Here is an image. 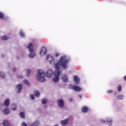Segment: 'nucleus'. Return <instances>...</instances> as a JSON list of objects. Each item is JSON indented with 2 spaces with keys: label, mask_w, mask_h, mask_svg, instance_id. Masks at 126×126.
Instances as JSON below:
<instances>
[{
  "label": "nucleus",
  "mask_w": 126,
  "mask_h": 126,
  "mask_svg": "<svg viewBox=\"0 0 126 126\" xmlns=\"http://www.w3.org/2000/svg\"><path fill=\"white\" fill-rule=\"evenodd\" d=\"M70 62V59H66V56L64 55L60 57V60L55 65L56 71H54L55 77L53 79H60V76L61 75V71L59 70L61 68L60 66L63 67V68H66V64Z\"/></svg>",
  "instance_id": "obj_1"
},
{
  "label": "nucleus",
  "mask_w": 126,
  "mask_h": 126,
  "mask_svg": "<svg viewBox=\"0 0 126 126\" xmlns=\"http://www.w3.org/2000/svg\"><path fill=\"white\" fill-rule=\"evenodd\" d=\"M37 73H36V79H45V72L42 69H38L37 70Z\"/></svg>",
  "instance_id": "obj_2"
},
{
  "label": "nucleus",
  "mask_w": 126,
  "mask_h": 126,
  "mask_svg": "<svg viewBox=\"0 0 126 126\" xmlns=\"http://www.w3.org/2000/svg\"><path fill=\"white\" fill-rule=\"evenodd\" d=\"M28 48L29 50V52H31V54H29L30 58H34L36 56L35 52L33 50V44L31 43H29L28 46Z\"/></svg>",
  "instance_id": "obj_3"
},
{
  "label": "nucleus",
  "mask_w": 126,
  "mask_h": 126,
  "mask_svg": "<svg viewBox=\"0 0 126 126\" xmlns=\"http://www.w3.org/2000/svg\"><path fill=\"white\" fill-rule=\"evenodd\" d=\"M47 60L48 62H49L50 64H55V59H54V57H52L51 55H47Z\"/></svg>",
  "instance_id": "obj_4"
},
{
  "label": "nucleus",
  "mask_w": 126,
  "mask_h": 126,
  "mask_svg": "<svg viewBox=\"0 0 126 126\" xmlns=\"http://www.w3.org/2000/svg\"><path fill=\"white\" fill-rule=\"evenodd\" d=\"M9 106V99H6L4 102V104H1L0 106V109H3L6 107Z\"/></svg>",
  "instance_id": "obj_5"
},
{
  "label": "nucleus",
  "mask_w": 126,
  "mask_h": 126,
  "mask_svg": "<svg viewBox=\"0 0 126 126\" xmlns=\"http://www.w3.org/2000/svg\"><path fill=\"white\" fill-rule=\"evenodd\" d=\"M22 86L23 85L21 84H19L16 86V91L17 93H20L22 91Z\"/></svg>",
  "instance_id": "obj_6"
},
{
  "label": "nucleus",
  "mask_w": 126,
  "mask_h": 126,
  "mask_svg": "<svg viewBox=\"0 0 126 126\" xmlns=\"http://www.w3.org/2000/svg\"><path fill=\"white\" fill-rule=\"evenodd\" d=\"M57 103H58V105L59 106V107H60V108H63L64 106V102H63V100L62 99H58L57 100Z\"/></svg>",
  "instance_id": "obj_7"
},
{
  "label": "nucleus",
  "mask_w": 126,
  "mask_h": 126,
  "mask_svg": "<svg viewBox=\"0 0 126 126\" xmlns=\"http://www.w3.org/2000/svg\"><path fill=\"white\" fill-rule=\"evenodd\" d=\"M53 74L54 72H53V70H52V69H49L46 73V75L48 77V78L52 77Z\"/></svg>",
  "instance_id": "obj_8"
},
{
  "label": "nucleus",
  "mask_w": 126,
  "mask_h": 126,
  "mask_svg": "<svg viewBox=\"0 0 126 126\" xmlns=\"http://www.w3.org/2000/svg\"><path fill=\"white\" fill-rule=\"evenodd\" d=\"M47 48L45 47H43L41 48L39 54L41 55L43 54V56H45L47 54Z\"/></svg>",
  "instance_id": "obj_9"
},
{
  "label": "nucleus",
  "mask_w": 126,
  "mask_h": 126,
  "mask_svg": "<svg viewBox=\"0 0 126 126\" xmlns=\"http://www.w3.org/2000/svg\"><path fill=\"white\" fill-rule=\"evenodd\" d=\"M1 111H2L3 113L5 115H8L9 113H10V111H9V109L7 107H5L3 109H1Z\"/></svg>",
  "instance_id": "obj_10"
},
{
  "label": "nucleus",
  "mask_w": 126,
  "mask_h": 126,
  "mask_svg": "<svg viewBox=\"0 0 126 126\" xmlns=\"http://www.w3.org/2000/svg\"><path fill=\"white\" fill-rule=\"evenodd\" d=\"M40 126V122L39 121L36 120L34 121L32 124H31L29 126Z\"/></svg>",
  "instance_id": "obj_11"
},
{
  "label": "nucleus",
  "mask_w": 126,
  "mask_h": 126,
  "mask_svg": "<svg viewBox=\"0 0 126 126\" xmlns=\"http://www.w3.org/2000/svg\"><path fill=\"white\" fill-rule=\"evenodd\" d=\"M2 125L3 126H9L10 124H9V121L7 120H4L2 122Z\"/></svg>",
  "instance_id": "obj_12"
},
{
  "label": "nucleus",
  "mask_w": 126,
  "mask_h": 126,
  "mask_svg": "<svg viewBox=\"0 0 126 126\" xmlns=\"http://www.w3.org/2000/svg\"><path fill=\"white\" fill-rule=\"evenodd\" d=\"M89 109V108L87 106H83L82 107V111L83 113H87Z\"/></svg>",
  "instance_id": "obj_13"
},
{
  "label": "nucleus",
  "mask_w": 126,
  "mask_h": 126,
  "mask_svg": "<svg viewBox=\"0 0 126 126\" xmlns=\"http://www.w3.org/2000/svg\"><path fill=\"white\" fill-rule=\"evenodd\" d=\"M74 91H77L80 92L82 90V89L79 87L78 86H74Z\"/></svg>",
  "instance_id": "obj_14"
},
{
  "label": "nucleus",
  "mask_w": 126,
  "mask_h": 126,
  "mask_svg": "<svg viewBox=\"0 0 126 126\" xmlns=\"http://www.w3.org/2000/svg\"><path fill=\"white\" fill-rule=\"evenodd\" d=\"M11 110H12V111H15V110H16V109H17V105H16V104L13 103L11 105Z\"/></svg>",
  "instance_id": "obj_15"
},
{
  "label": "nucleus",
  "mask_w": 126,
  "mask_h": 126,
  "mask_svg": "<svg viewBox=\"0 0 126 126\" xmlns=\"http://www.w3.org/2000/svg\"><path fill=\"white\" fill-rule=\"evenodd\" d=\"M68 123V119H65L61 121V124L62 126H66Z\"/></svg>",
  "instance_id": "obj_16"
},
{
  "label": "nucleus",
  "mask_w": 126,
  "mask_h": 126,
  "mask_svg": "<svg viewBox=\"0 0 126 126\" xmlns=\"http://www.w3.org/2000/svg\"><path fill=\"white\" fill-rule=\"evenodd\" d=\"M1 40L5 41L6 40H8V39H9V37H8V36H6V35H4V36H1Z\"/></svg>",
  "instance_id": "obj_17"
},
{
  "label": "nucleus",
  "mask_w": 126,
  "mask_h": 126,
  "mask_svg": "<svg viewBox=\"0 0 126 126\" xmlns=\"http://www.w3.org/2000/svg\"><path fill=\"white\" fill-rule=\"evenodd\" d=\"M33 93L36 97H39V96H40V93L38 91H34Z\"/></svg>",
  "instance_id": "obj_18"
},
{
  "label": "nucleus",
  "mask_w": 126,
  "mask_h": 126,
  "mask_svg": "<svg viewBox=\"0 0 126 126\" xmlns=\"http://www.w3.org/2000/svg\"><path fill=\"white\" fill-rule=\"evenodd\" d=\"M107 121L108 123V125H109V126H112V119L110 118H107Z\"/></svg>",
  "instance_id": "obj_19"
},
{
  "label": "nucleus",
  "mask_w": 126,
  "mask_h": 126,
  "mask_svg": "<svg viewBox=\"0 0 126 126\" xmlns=\"http://www.w3.org/2000/svg\"><path fill=\"white\" fill-rule=\"evenodd\" d=\"M26 73L27 76H29L30 75V73H31V70L30 69H27Z\"/></svg>",
  "instance_id": "obj_20"
},
{
  "label": "nucleus",
  "mask_w": 126,
  "mask_h": 126,
  "mask_svg": "<svg viewBox=\"0 0 126 126\" xmlns=\"http://www.w3.org/2000/svg\"><path fill=\"white\" fill-rule=\"evenodd\" d=\"M47 102H48V100L46 99V98H43L41 100L42 104L45 105V104H47Z\"/></svg>",
  "instance_id": "obj_21"
},
{
  "label": "nucleus",
  "mask_w": 126,
  "mask_h": 126,
  "mask_svg": "<svg viewBox=\"0 0 126 126\" xmlns=\"http://www.w3.org/2000/svg\"><path fill=\"white\" fill-rule=\"evenodd\" d=\"M23 83L25 84H26V85H30V83H29V81H28L27 80H24Z\"/></svg>",
  "instance_id": "obj_22"
},
{
  "label": "nucleus",
  "mask_w": 126,
  "mask_h": 126,
  "mask_svg": "<svg viewBox=\"0 0 126 126\" xmlns=\"http://www.w3.org/2000/svg\"><path fill=\"white\" fill-rule=\"evenodd\" d=\"M20 117L22 119H24L25 118V114L23 112H21L20 113Z\"/></svg>",
  "instance_id": "obj_23"
},
{
  "label": "nucleus",
  "mask_w": 126,
  "mask_h": 126,
  "mask_svg": "<svg viewBox=\"0 0 126 126\" xmlns=\"http://www.w3.org/2000/svg\"><path fill=\"white\" fill-rule=\"evenodd\" d=\"M19 35L20 36H21V37H23V38H24V37H25V34H24V32H20Z\"/></svg>",
  "instance_id": "obj_24"
},
{
  "label": "nucleus",
  "mask_w": 126,
  "mask_h": 126,
  "mask_svg": "<svg viewBox=\"0 0 126 126\" xmlns=\"http://www.w3.org/2000/svg\"><path fill=\"white\" fill-rule=\"evenodd\" d=\"M62 79H67V76H66V75L63 74L62 75Z\"/></svg>",
  "instance_id": "obj_25"
},
{
  "label": "nucleus",
  "mask_w": 126,
  "mask_h": 126,
  "mask_svg": "<svg viewBox=\"0 0 126 126\" xmlns=\"http://www.w3.org/2000/svg\"><path fill=\"white\" fill-rule=\"evenodd\" d=\"M124 95L122 94V95H119L118 96H117V98L118 99H124Z\"/></svg>",
  "instance_id": "obj_26"
},
{
  "label": "nucleus",
  "mask_w": 126,
  "mask_h": 126,
  "mask_svg": "<svg viewBox=\"0 0 126 126\" xmlns=\"http://www.w3.org/2000/svg\"><path fill=\"white\" fill-rule=\"evenodd\" d=\"M4 14L2 13V12H0V18H1V19H2V18H4Z\"/></svg>",
  "instance_id": "obj_27"
},
{
  "label": "nucleus",
  "mask_w": 126,
  "mask_h": 126,
  "mask_svg": "<svg viewBox=\"0 0 126 126\" xmlns=\"http://www.w3.org/2000/svg\"><path fill=\"white\" fill-rule=\"evenodd\" d=\"M0 76H1V78H4L5 76H4V73L2 72H0Z\"/></svg>",
  "instance_id": "obj_28"
},
{
  "label": "nucleus",
  "mask_w": 126,
  "mask_h": 126,
  "mask_svg": "<svg viewBox=\"0 0 126 126\" xmlns=\"http://www.w3.org/2000/svg\"><path fill=\"white\" fill-rule=\"evenodd\" d=\"M74 82L75 84H78L79 83V79H74Z\"/></svg>",
  "instance_id": "obj_29"
},
{
  "label": "nucleus",
  "mask_w": 126,
  "mask_h": 126,
  "mask_svg": "<svg viewBox=\"0 0 126 126\" xmlns=\"http://www.w3.org/2000/svg\"><path fill=\"white\" fill-rule=\"evenodd\" d=\"M60 80L59 79H53L52 81L53 82H54V83H58V82H59Z\"/></svg>",
  "instance_id": "obj_30"
},
{
  "label": "nucleus",
  "mask_w": 126,
  "mask_h": 126,
  "mask_svg": "<svg viewBox=\"0 0 126 126\" xmlns=\"http://www.w3.org/2000/svg\"><path fill=\"white\" fill-rule=\"evenodd\" d=\"M69 88H70V89H72L73 90H74V86L72 85H69Z\"/></svg>",
  "instance_id": "obj_31"
},
{
  "label": "nucleus",
  "mask_w": 126,
  "mask_h": 126,
  "mask_svg": "<svg viewBox=\"0 0 126 126\" xmlns=\"http://www.w3.org/2000/svg\"><path fill=\"white\" fill-rule=\"evenodd\" d=\"M37 80L39 82H46V79H38Z\"/></svg>",
  "instance_id": "obj_32"
},
{
  "label": "nucleus",
  "mask_w": 126,
  "mask_h": 126,
  "mask_svg": "<svg viewBox=\"0 0 126 126\" xmlns=\"http://www.w3.org/2000/svg\"><path fill=\"white\" fill-rule=\"evenodd\" d=\"M118 91L120 92V91H122V86H119L117 87Z\"/></svg>",
  "instance_id": "obj_33"
},
{
  "label": "nucleus",
  "mask_w": 126,
  "mask_h": 126,
  "mask_svg": "<svg viewBox=\"0 0 126 126\" xmlns=\"http://www.w3.org/2000/svg\"><path fill=\"white\" fill-rule=\"evenodd\" d=\"M21 126H28V125L25 122H23L21 124Z\"/></svg>",
  "instance_id": "obj_34"
},
{
  "label": "nucleus",
  "mask_w": 126,
  "mask_h": 126,
  "mask_svg": "<svg viewBox=\"0 0 126 126\" xmlns=\"http://www.w3.org/2000/svg\"><path fill=\"white\" fill-rule=\"evenodd\" d=\"M100 123H103V124H105L106 123V121L103 119H100Z\"/></svg>",
  "instance_id": "obj_35"
},
{
  "label": "nucleus",
  "mask_w": 126,
  "mask_h": 126,
  "mask_svg": "<svg viewBox=\"0 0 126 126\" xmlns=\"http://www.w3.org/2000/svg\"><path fill=\"white\" fill-rule=\"evenodd\" d=\"M73 79H79V77L77 76H74Z\"/></svg>",
  "instance_id": "obj_36"
},
{
  "label": "nucleus",
  "mask_w": 126,
  "mask_h": 126,
  "mask_svg": "<svg viewBox=\"0 0 126 126\" xmlns=\"http://www.w3.org/2000/svg\"><path fill=\"white\" fill-rule=\"evenodd\" d=\"M112 92H113V91L112 90H108L107 91V94H110V93H112Z\"/></svg>",
  "instance_id": "obj_37"
},
{
  "label": "nucleus",
  "mask_w": 126,
  "mask_h": 126,
  "mask_svg": "<svg viewBox=\"0 0 126 126\" xmlns=\"http://www.w3.org/2000/svg\"><path fill=\"white\" fill-rule=\"evenodd\" d=\"M59 56H60V53H57L55 55V57H56V58H58V57Z\"/></svg>",
  "instance_id": "obj_38"
},
{
  "label": "nucleus",
  "mask_w": 126,
  "mask_h": 126,
  "mask_svg": "<svg viewBox=\"0 0 126 126\" xmlns=\"http://www.w3.org/2000/svg\"><path fill=\"white\" fill-rule=\"evenodd\" d=\"M31 99H34L35 96L33 94H31Z\"/></svg>",
  "instance_id": "obj_39"
},
{
  "label": "nucleus",
  "mask_w": 126,
  "mask_h": 126,
  "mask_svg": "<svg viewBox=\"0 0 126 126\" xmlns=\"http://www.w3.org/2000/svg\"><path fill=\"white\" fill-rule=\"evenodd\" d=\"M63 82H68V79H63Z\"/></svg>",
  "instance_id": "obj_40"
},
{
  "label": "nucleus",
  "mask_w": 126,
  "mask_h": 126,
  "mask_svg": "<svg viewBox=\"0 0 126 126\" xmlns=\"http://www.w3.org/2000/svg\"><path fill=\"white\" fill-rule=\"evenodd\" d=\"M13 72H15V71H16V68H14V69H13Z\"/></svg>",
  "instance_id": "obj_41"
},
{
  "label": "nucleus",
  "mask_w": 126,
  "mask_h": 126,
  "mask_svg": "<svg viewBox=\"0 0 126 126\" xmlns=\"http://www.w3.org/2000/svg\"><path fill=\"white\" fill-rule=\"evenodd\" d=\"M79 97L80 98V99L82 98V96H81V95H79Z\"/></svg>",
  "instance_id": "obj_42"
},
{
  "label": "nucleus",
  "mask_w": 126,
  "mask_h": 126,
  "mask_svg": "<svg viewBox=\"0 0 126 126\" xmlns=\"http://www.w3.org/2000/svg\"><path fill=\"white\" fill-rule=\"evenodd\" d=\"M114 95H117V93H115Z\"/></svg>",
  "instance_id": "obj_43"
},
{
  "label": "nucleus",
  "mask_w": 126,
  "mask_h": 126,
  "mask_svg": "<svg viewBox=\"0 0 126 126\" xmlns=\"http://www.w3.org/2000/svg\"><path fill=\"white\" fill-rule=\"evenodd\" d=\"M71 101H72V99H69Z\"/></svg>",
  "instance_id": "obj_44"
},
{
  "label": "nucleus",
  "mask_w": 126,
  "mask_h": 126,
  "mask_svg": "<svg viewBox=\"0 0 126 126\" xmlns=\"http://www.w3.org/2000/svg\"><path fill=\"white\" fill-rule=\"evenodd\" d=\"M44 108H47V106H44Z\"/></svg>",
  "instance_id": "obj_45"
},
{
  "label": "nucleus",
  "mask_w": 126,
  "mask_h": 126,
  "mask_svg": "<svg viewBox=\"0 0 126 126\" xmlns=\"http://www.w3.org/2000/svg\"><path fill=\"white\" fill-rule=\"evenodd\" d=\"M21 78H23V77L22 76L21 77Z\"/></svg>",
  "instance_id": "obj_46"
},
{
  "label": "nucleus",
  "mask_w": 126,
  "mask_h": 126,
  "mask_svg": "<svg viewBox=\"0 0 126 126\" xmlns=\"http://www.w3.org/2000/svg\"><path fill=\"white\" fill-rule=\"evenodd\" d=\"M125 81H126V79H125Z\"/></svg>",
  "instance_id": "obj_47"
}]
</instances>
